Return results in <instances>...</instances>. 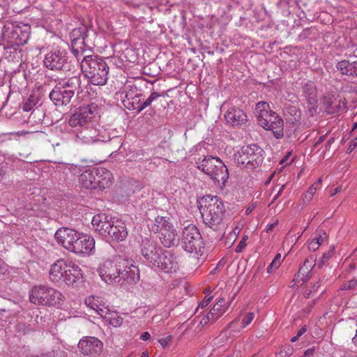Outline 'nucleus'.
<instances>
[{
    "mask_svg": "<svg viewBox=\"0 0 357 357\" xmlns=\"http://www.w3.org/2000/svg\"><path fill=\"white\" fill-rule=\"evenodd\" d=\"M101 279L108 284L124 285L137 283L139 271L132 261L121 257L105 261L98 270Z\"/></svg>",
    "mask_w": 357,
    "mask_h": 357,
    "instance_id": "1",
    "label": "nucleus"
},
{
    "mask_svg": "<svg viewBox=\"0 0 357 357\" xmlns=\"http://www.w3.org/2000/svg\"><path fill=\"white\" fill-rule=\"evenodd\" d=\"M57 242L68 251L77 255H91L95 250L93 237L69 227H60L54 234Z\"/></svg>",
    "mask_w": 357,
    "mask_h": 357,
    "instance_id": "2",
    "label": "nucleus"
},
{
    "mask_svg": "<svg viewBox=\"0 0 357 357\" xmlns=\"http://www.w3.org/2000/svg\"><path fill=\"white\" fill-rule=\"evenodd\" d=\"M91 224L95 232L105 238L107 241L119 243L125 241L128 236L126 222L123 220L105 213L95 215Z\"/></svg>",
    "mask_w": 357,
    "mask_h": 357,
    "instance_id": "3",
    "label": "nucleus"
},
{
    "mask_svg": "<svg viewBox=\"0 0 357 357\" xmlns=\"http://www.w3.org/2000/svg\"><path fill=\"white\" fill-rule=\"evenodd\" d=\"M199 210L204 225L215 231L225 229V206L217 196L207 195L202 198Z\"/></svg>",
    "mask_w": 357,
    "mask_h": 357,
    "instance_id": "4",
    "label": "nucleus"
},
{
    "mask_svg": "<svg viewBox=\"0 0 357 357\" xmlns=\"http://www.w3.org/2000/svg\"><path fill=\"white\" fill-rule=\"evenodd\" d=\"M80 66L82 73L93 85L107 84L109 66L102 58L98 55H86L82 59Z\"/></svg>",
    "mask_w": 357,
    "mask_h": 357,
    "instance_id": "5",
    "label": "nucleus"
},
{
    "mask_svg": "<svg viewBox=\"0 0 357 357\" xmlns=\"http://www.w3.org/2000/svg\"><path fill=\"white\" fill-rule=\"evenodd\" d=\"M178 245L186 252L200 255L203 253L204 243L197 227L192 224L185 227L178 239Z\"/></svg>",
    "mask_w": 357,
    "mask_h": 357,
    "instance_id": "6",
    "label": "nucleus"
},
{
    "mask_svg": "<svg viewBox=\"0 0 357 357\" xmlns=\"http://www.w3.org/2000/svg\"><path fill=\"white\" fill-rule=\"evenodd\" d=\"M44 66L52 71H68L70 69V61L66 48L53 45L45 54Z\"/></svg>",
    "mask_w": 357,
    "mask_h": 357,
    "instance_id": "7",
    "label": "nucleus"
},
{
    "mask_svg": "<svg viewBox=\"0 0 357 357\" xmlns=\"http://www.w3.org/2000/svg\"><path fill=\"white\" fill-rule=\"evenodd\" d=\"M63 298L61 292L43 284L34 286L29 295V300L32 303L48 306L59 304Z\"/></svg>",
    "mask_w": 357,
    "mask_h": 357,
    "instance_id": "8",
    "label": "nucleus"
},
{
    "mask_svg": "<svg viewBox=\"0 0 357 357\" xmlns=\"http://www.w3.org/2000/svg\"><path fill=\"white\" fill-rule=\"evenodd\" d=\"M264 153V150L259 146L252 144L243 146L235 154V159L239 165L256 168L263 162Z\"/></svg>",
    "mask_w": 357,
    "mask_h": 357,
    "instance_id": "9",
    "label": "nucleus"
},
{
    "mask_svg": "<svg viewBox=\"0 0 357 357\" xmlns=\"http://www.w3.org/2000/svg\"><path fill=\"white\" fill-rule=\"evenodd\" d=\"M31 27L27 24L7 25L3 28V37L12 46H20L29 40Z\"/></svg>",
    "mask_w": 357,
    "mask_h": 357,
    "instance_id": "10",
    "label": "nucleus"
},
{
    "mask_svg": "<svg viewBox=\"0 0 357 357\" xmlns=\"http://www.w3.org/2000/svg\"><path fill=\"white\" fill-rule=\"evenodd\" d=\"M97 105L94 103L82 105L76 109L70 116L68 123L71 127L86 126L96 112Z\"/></svg>",
    "mask_w": 357,
    "mask_h": 357,
    "instance_id": "11",
    "label": "nucleus"
},
{
    "mask_svg": "<svg viewBox=\"0 0 357 357\" xmlns=\"http://www.w3.org/2000/svg\"><path fill=\"white\" fill-rule=\"evenodd\" d=\"M162 248L153 239L144 238L142 239L140 243V252L143 257L142 261L146 266H150L151 264H155L161 253Z\"/></svg>",
    "mask_w": 357,
    "mask_h": 357,
    "instance_id": "12",
    "label": "nucleus"
},
{
    "mask_svg": "<svg viewBox=\"0 0 357 357\" xmlns=\"http://www.w3.org/2000/svg\"><path fill=\"white\" fill-rule=\"evenodd\" d=\"M78 348L83 355L96 357L102 352L103 344L98 338L88 336L79 340Z\"/></svg>",
    "mask_w": 357,
    "mask_h": 357,
    "instance_id": "13",
    "label": "nucleus"
},
{
    "mask_svg": "<svg viewBox=\"0 0 357 357\" xmlns=\"http://www.w3.org/2000/svg\"><path fill=\"white\" fill-rule=\"evenodd\" d=\"M273 113L271 117L261 118L259 119V125L266 130L272 131L276 139H281L284 135V122L282 118L276 115L273 111H270Z\"/></svg>",
    "mask_w": 357,
    "mask_h": 357,
    "instance_id": "14",
    "label": "nucleus"
},
{
    "mask_svg": "<svg viewBox=\"0 0 357 357\" xmlns=\"http://www.w3.org/2000/svg\"><path fill=\"white\" fill-rule=\"evenodd\" d=\"M335 67L342 75L357 77V56L350 55L347 59L337 62Z\"/></svg>",
    "mask_w": 357,
    "mask_h": 357,
    "instance_id": "15",
    "label": "nucleus"
},
{
    "mask_svg": "<svg viewBox=\"0 0 357 357\" xmlns=\"http://www.w3.org/2000/svg\"><path fill=\"white\" fill-rule=\"evenodd\" d=\"M74 95L64 89L61 85L56 84L50 91L49 97L56 106L67 105L70 102Z\"/></svg>",
    "mask_w": 357,
    "mask_h": 357,
    "instance_id": "16",
    "label": "nucleus"
},
{
    "mask_svg": "<svg viewBox=\"0 0 357 357\" xmlns=\"http://www.w3.org/2000/svg\"><path fill=\"white\" fill-rule=\"evenodd\" d=\"M69 259H60L55 261L50 269V279L54 282H61L68 272Z\"/></svg>",
    "mask_w": 357,
    "mask_h": 357,
    "instance_id": "17",
    "label": "nucleus"
},
{
    "mask_svg": "<svg viewBox=\"0 0 357 357\" xmlns=\"http://www.w3.org/2000/svg\"><path fill=\"white\" fill-rule=\"evenodd\" d=\"M163 263L159 265L158 262V270L165 273H176L178 268V263L176 260V257L171 251L165 252V255L162 256Z\"/></svg>",
    "mask_w": 357,
    "mask_h": 357,
    "instance_id": "18",
    "label": "nucleus"
},
{
    "mask_svg": "<svg viewBox=\"0 0 357 357\" xmlns=\"http://www.w3.org/2000/svg\"><path fill=\"white\" fill-rule=\"evenodd\" d=\"M72 36L73 41H76L84 50V54L86 52H92L91 43L88 40L89 33L86 26L79 27L73 31Z\"/></svg>",
    "mask_w": 357,
    "mask_h": 357,
    "instance_id": "19",
    "label": "nucleus"
},
{
    "mask_svg": "<svg viewBox=\"0 0 357 357\" xmlns=\"http://www.w3.org/2000/svg\"><path fill=\"white\" fill-rule=\"evenodd\" d=\"M93 172H95L96 189L102 190L109 188L112 183V174L105 168L93 167Z\"/></svg>",
    "mask_w": 357,
    "mask_h": 357,
    "instance_id": "20",
    "label": "nucleus"
},
{
    "mask_svg": "<svg viewBox=\"0 0 357 357\" xmlns=\"http://www.w3.org/2000/svg\"><path fill=\"white\" fill-rule=\"evenodd\" d=\"M225 119L232 126H241L247 121V115L242 109L233 107L226 112Z\"/></svg>",
    "mask_w": 357,
    "mask_h": 357,
    "instance_id": "21",
    "label": "nucleus"
},
{
    "mask_svg": "<svg viewBox=\"0 0 357 357\" xmlns=\"http://www.w3.org/2000/svg\"><path fill=\"white\" fill-rule=\"evenodd\" d=\"M65 275L61 282H64L67 285H73L82 278V271L77 264L71 261Z\"/></svg>",
    "mask_w": 357,
    "mask_h": 357,
    "instance_id": "22",
    "label": "nucleus"
},
{
    "mask_svg": "<svg viewBox=\"0 0 357 357\" xmlns=\"http://www.w3.org/2000/svg\"><path fill=\"white\" fill-rule=\"evenodd\" d=\"M302 94L307 105H314L318 102L317 91L314 82L308 81L302 86Z\"/></svg>",
    "mask_w": 357,
    "mask_h": 357,
    "instance_id": "23",
    "label": "nucleus"
},
{
    "mask_svg": "<svg viewBox=\"0 0 357 357\" xmlns=\"http://www.w3.org/2000/svg\"><path fill=\"white\" fill-rule=\"evenodd\" d=\"M213 170H214V174H209L208 176L214 181L218 182L221 181L225 185L229 178V171L227 166L220 158H219L217 163L213 165Z\"/></svg>",
    "mask_w": 357,
    "mask_h": 357,
    "instance_id": "24",
    "label": "nucleus"
},
{
    "mask_svg": "<svg viewBox=\"0 0 357 357\" xmlns=\"http://www.w3.org/2000/svg\"><path fill=\"white\" fill-rule=\"evenodd\" d=\"M177 234L174 225L167 230L162 232H159L158 237L162 244V245L167 248H172L176 245H178V240L176 239Z\"/></svg>",
    "mask_w": 357,
    "mask_h": 357,
    "instance_id": "25",
    "label": "nucleus"
},
{
    "mask_svg": "<svg viewBox=\"0 0 357 357\" xmlns=\"http://www.w3.org/2000/svg\"><path fill=\"white\" fill-rule=\"evenodd\" d=\"M323 105L327 114H333L339 112L340 109V100H337L332 93L324 94L322 100Z\"/></svg>",
    "mask_w": 357,
    "mask_h": 357,
    "instance_id": "26",
    "label": "nucleus"
},
{
    "mask_svg": "<svg viewBox=\"0 0 357 357\" xmlns=\"http://www.w3.org/2000/svg\"><path fill=\"white\" fill-rule=\"evenodd\" d=\"M219 158L211 155L204 156L203 158H198L196 161L197 168L204 172L207 175L214 174L213 170V165L218 161Z\"/></svg>",
    "mask_w": 357,
    "mask_h": 357,
    "instance_id": "27",
    "label": "nucleus"
},
{
    "mask_svg": "<svg viewBox=\"0 0 357 357\" xmlns=\"http://www.w3.org/2000/svg\"><path fill=\"white\" fill-rule=\"evenodd\" d=\"M79 181L80 185L86 189H96V177L95 172H93V168L86 169L79 177Z\"/></svg>",
    "mask_w": 357,
    "mask_h": 357,
    "instance_id": "28",
    "label": "nucleus"
},
{
    "mask_svg": "<svg viewBox=\"0 0 357 357\" xmlns=\"http://www.w3.org/2000/svg\"><path fill=\"white\" fill-rule=\"evenodd\" d=\"M225 301L223 298L220 299L211 309L210 312L204 316L201 321L200 324L206 325L210 321H215L218 317H220L219 312L222 311V308L225 305Z\"/></svg>",
    "mask_w": 357,
    "mask_h": 357,
    "instance_id": "29",
    "label": "nucleus"
},
{
    "mask_svg": "<svg viewBox=\"0 0 357 357\" xmlns=\"http://www.w3.org/2000/svg\"><path fill=\"white\" fill-rule=\"evenodd\" d=\"M82 79L80 75H75L70 77L63 83H59V85L63 86L68 91L75 95V92L78 94L82 91L81 89Z\"/></svg>",
    "mask_w": 357,
    "mask_h": 357,
    "instance_id": "30",
    "label": "nucleus"
},
{
    "mask_svg": "<svg viewBox=\"0 0 357 357\" xmlns=\"http://www.w3.org/2000/svg\"><path fill=\"white\" fill-rule=\"evenodd\" d=\"M172 226H173V225L169 221V218L157 216L155 218L153 224L150 227V230L155 234L158 233L159 234V232L165 231L168 228L171 229Z\"/></svg>",
    "mask_w": 357,
    "mask_h": 357,
    "instance_id": "31",
    "label": "nucleus"
},
{
    "mask_svg": "<svg viewBox=\"0 0 357 357\" xmlns=\"http://www.w3.org/2000/svg\"><path fill=\"white\" fill-rule=\"evenodd\" d=\"M256 116L257 119V123H259V119L262 116L263 118L271 117L273 113H271L269 110V105L266 102H259L256 105Z\"/></svg>",
    "mask_w": 357,
    "mask_h": 357,
    "instance_id": "32",
    "label": "nucleus"
},
{
    "mask_svg": "<svg viewBox=\"0 0 357 357\" xmlns=\"http://www.w3.org/2000/svg\"><path fill=\"white\" fill-rule=\"evenodd\" d=\"M31 114L28 118V123L33 125L35 123H38L41 122L44 118L45 114L43 110L36 107L33 109L31 110Z\"/></svg>",
    "mask_w": 357,
    "mask_h": 357,
    "instance_id": "33",
    "label": "nucleus"
},
{
    "mask_svg": "<svg viewBox=\"0 0 357 357\" xmlns=\"http://www.w3.org/2000/svg\"><path fill=\"white\" fill-rule=\"evenodd\" d=\"M38 99L33 93L30 94L24 101L22 109L25 112H30L38 103Z\"/></svg>",
    "mask_w": 357,
    "mask_h": 357,
    "instance_id": "34",
    "label": "nucleus"
},
{
    "mask_svg": "<svg viewBox=\"0 0 357 357\" xmlns=\"http://www.w3.org/2000/svg\"><path fill=\"white\" fill-rule=\"evenodd\" d=\"M142 94L140 91H139L137 87L136 86H130L129 91L126 92L125 98L123 100V102H127L130 101L131 99H135V98H141L142 97Z\"/></svg>",
    "mask_w": 357,
    "mask_h": 357,
    "instance_id": "35",
    "label": "nucleus"
},
{
    "mask_svg": "<svg viewBox=\"0 0 357 357\" xmlns=\"http://www.w3.org/2000/svg\"><path fill=\"white\" fill-rule=\"evenodd\" d=\"M78 45L76 41L71 40L72 53L79 61L80 60L82 61L86 54H84V50L82 49V47Z\"/></svg>",
    "mask_w": 357,
    "mask_h": 357,
    "instance_id": "36",
    "label": "nucleus"
},
{
    "mask_svg": "<svg viewBox=\"0 0 357 357\" xmlns=\"http://www.w3.org/2000/svg\"><path fill=\"white\" fill-rule=\"evenodd\" d=\"M284 115H290L294 117L291 119V123H294V121H297V119L301 116V112L298 110L295 106L288 105L285 107L284 109Z\"/></svg>",
    "mask_w": 357,
    "mask_h": 357,
    "instance_id": "37",
    "label": "nucleus"
},
{
    "mask_svg": "<svg viewBox=\"0 0 357 357\" xmlns=\"http://www.w3.org/2000/svg\"><path fill=\"white\" fill-rule=\"evenodd\" d=\"M301 277V280L303 283L308 282L312 276V271H305L304 268H299L297 273L295 274L294 280H297Z\"/></svg>",
    "mask_w": 357,
    "mask_h": 357,
    "instance_id": "38",
    "label": "nucleus"
},
{
    "mask_svg": "<svg viewBox=\"0 0 357 357\" xmlns=\"http://www.w3.org/2000/svg\"><path fill=\"white\" fill-rule=\"evenodd\" d=\"M165 96H166L165 92L158 93L155 91H151L149 96L146 99H144V100L146 102V103H144V104H145V105H147V107H149L151 105L152 102L155 101L158 98L165 97Z\"/></svg>",
    "mask_w": 357,
    "mask_h": 357,
    "instance_id": "39",
    "label": "nucleus"
},
{
    "mask_svg": "<svg viewBox=\"0 0 357 357\" xmlns=\"http://www.w3.org/2000/svg\"><path fill=\"white\" fill-rule=\"evenodd\" d=\"M316 190H317V187L315 186L314 184L312 185L308 188L307 192L303 195L302 199L303 202V204H307L312 199L313 195H314Z\"/></svg>",
    "mask_w": 357,
    "mask_h": 357,
    "instance_id": "40",
    "label": "nucleus"
},
{
    "mask_svg": "<svg viewBox=\"0 0 357 357\" xmlns=\"http://www.w3.org/2000/svg\"><path fill=\"white\" fill-rule=\"evenodd\" d=\"M316 265V259L313 257L310 256L305 259L303 265L300 268H304L305 271H312L313 268Z\"/></svg>",
    "mask_w": 357,
    "mask_h": 357,
    "instance_id": "41",
    "label": "nucleus"
},
{
    "mask_svg": "<svg viewBox=\"0 0 357 357\" xmlns=\"http://www.w3.org/2000/svg\"><path fill=\"white\" fill-rule=\"evenodd\" d=\"M280 259H281V255L280 253L277 254L274 259H273L272 262L269 264V266L267 268V273H271L273 269H277L280 264Z\"/></svg>",
    "mask_w": 357,
    "mask_h": 357,
    "instance_id": "42",
    "label": "nucleus"
},
{
    "mask_svg": "<svg viewBox=\"0 0 357 357\" xmlns=\"http://www.w3.org/2000/svg\"><path fill=\"white\" fill-rule=\"evenodd\" d=\"M357 287V280L354 278L349 282L344 283L341 289L342 290H354Z\"/></svg>",
    "mask_w": 357,
    "mask_h": 357,
    "instance_id": "43",
    "label": "nucleus"
},
{
    "mask_svg": "<svg viewBox=\"0 0 357 357\" xmlns=\"http://www.w3.org/2000/svg\"><path fill=\"white\" fill-rule=\"evenodd\" d=\"M127 102H123V105L129 110H135L136 107H139L137 104L140 101V98H135V99L130 100Z\"/></svg>",
    "mask_w": 357,
    "mask_h": 357,
    "instance_id": "44",
    "label": "nucleus"
},
{
    "mask_svg": "<svg viewBox=\"0 0 357 357\" xmlns=\"http://www.w3.org/2000/svg\"><path fill=\"white\" fill-rule=\"evenodd\" d=\"M333 252L334 250L333 248L332 250H330L328 252L324 253L321 260L317 264L318 268H321L322 266L324 264L325 261L328 260L332 257Z\"/></svg>",
    "mask_w": 357,
    "mask_h": 357,
    "instance_id": "45",
    "label": "nucleus"
},
{
    "mask_svg": "<svg viewBox=\"0 0 357 357\" xmlns=\"http://www.w3.org/2000/svg\"><path fill=\"white\" fill-rule=\"evenodd\" d=\"M253 318L254 314L252 312H248L246 314H245L242 320V326L246 327L247 326H248L253 320Z\"/></svg>",
    "mask_w": 357,
    "mask_h": 357,
    "instance_id": "46",
    "label": "nucleus"
},
{
    "mask_svg": "<svg viewBox=\"0 0 357 357\" xmlns=\"http://www.w3.org/2000/svg\"><path fill=\"white\" fill-rule=\"evenodd\" d=\"M248 236H244L243 238L241 240L238 245L235 248L236 252H241L246 246V241L248 240Z\"/></svg>",
    "mask_w": 357,
    "mask_h": 357,
    "instance_id": "47",
    "label": "nucleus"
},
{
    "mask_svg": "<svg viewBox=\"0 0 357 357\" xmlns=\"http://www.w3.org/2000/svg\"><path fill=\"white\" fill-rule=\"evenodd\" d=\"M307 330V326L304 325L297 333L296 335L291 339V342H296L300 337H301Z\"/></svg>",
    "mask_w": 357,
    "mask_h": 357,
    "instance_id": "48",
    "label": "nucleus"
},
{
    "mask_svg": "<svg viewBox=\"0 0 357 357\" xmlns=\"http://www.w3.org/2000/svg\"><path fill=\"white\" fill-rule=\"evenodd\" d=\"M167 250H164L162 249L161 250V253H159V257H158L157 259V261H155V264H151V266L149 267H151V268H155L158 270V262L159 263V265L161 264V263H163V260H162V256H164L165 255V252H167Z\"/></svg>",
    "mask_w": 357,
    "mask_h": 357,
    "instance_id": "49",
    "label": "nucleus"
},
{
    "mask_svg": "<svg viewBox=\"0 0 357 357\" xmlns=\"http://www.w3.org/2000/svg\"><path fill=\"white\" fill-rule=\"evenodd\" d=\"M293 354V348L289 347L287 349L280 351L277 357H289Z\"/></svg>",
    "mask_w": 357,
    "mask_h": 357,
    "instance_id": "50",
    "label": "nucleus"
},
{
    "mask_svg": "<svg viewBox=\"0 0 357 357\" xmlns=\"http://www.w3.org/2000/svg\"><path fill=\"white\" fill-rule=\"evenodd\" d=\"M172 336L169 335L167 336L161 337L158 340V342L160 344V345L165 348L167 347L169 344V342L172 340Z\"/></svg>",
    "mask_w": 357,
    "mask_h": 357,
    "instance_id": "51",
    "label": "nucleus"
},
{
    "mask_svg": "<svg viewBox=\"0 0 357 357\" xmlns=\"http://www.w3.org/2000/svg\"><path fill=\"white\" fill-rule=\"evenodd\" d=\"M109 323L114 327L119 326L123 324V318L121 317L111 318Z\"/></svg>",
    "mask_w": 357,
    "mask_h": 357,
    "instance_id": "52",
    "label": "nucleus"
},
{
    "mask_svg": "<svg viewBox=\"0 0 357 357\" xmlns=\"http://www.w3.org/2000/svg\"><path fill=\"white\" fill-rule=\"evenodd\" d=\"M144 103H146L144 98H142V97H141L140 101H139V103L137 104V105H139V107H136L135 110H136L137 113H139L143 109L148 107L147 105H145Z\"/></svg>",
    "mask_w": 357,
    "mask_h": 357,
    "instance_id": "53",
    "label": "nucleus"
},
{
    "mask_svg": "<svg viewBox=\"0 0 357 357\" xmlns=\"http://www.w3.org/2000/svg\"><path fill=\"white\" fill-rule=\"evenodd\" d=\"M10 132H2L0 133V143L11 140Z\"/></svg>",
    "mask_w": 357,
    "mask_h": 357,
    "instance_id": "54",
    "label": "nucleus"
},
{
    "mask_svg": "<svg viewBox=\"0 0 357 357\" xmlns=\"http://www.w3.org/2000/svg\"><path fill=\"white\" fill-rule=\"evenodd\" d=\"M308 112L311 116H313L317 113V103L314 105H307Z\"/></svg>",
    "mask_w": 357,
    "mask_h": 357,
    "instance_id": "55",
    "label": "nucleus"
},
{
    "mask_svg": "<svg viewBox=\"0 0 357 357\" xmlns=\"http://www.w3.org/2000/svg\"><path fill=\"white\" fill-rule=\"evenodd\" d=\"M319 245L320 243H318V241H315V240L312 239V241L308 245V248L310 250L315 251L316 250L318 249Z\"/></svg>",
    "mask_w": 357,
    "mask_h": 357,
    "instance_id": "56",
    "label": "nucleus"
},
{
    "mask_svg": "<svg viewBox=\"0 0 357 357\" xmlns=\"http://www.w3.org/2000/svg\"><path fill=\"white\" fill-rule=\"evenodd\" d=\"M326 238V234L325 231H322L321 234L320 233L319 234V236H316L314 240L315 241H318V243H320V245L324 242V239Z\"/></svg>",
    "mask_w": 357,
    "mask_h": 357,
    "instance_id": "57",
    "label": "nucleus"
},
{
    "mask_svg": "<svg viewBox=\"0 0 357 357\" xmlns=\"http://www.w3.org/2000/svg\"><path fill=\"white\" fill-rule=\"evenodd\" d=\"M357 146V137L352 140L347 148V153H351Z\"/></svg>",
    "mask_w": 357,
    "mask_h": 357,
    "instance_id": "58",
    "label": "nucleus"
},
{
    "mask_svg": "<svg viewBox=\"0 0 357 357\" xmlns=\"http://www.w3.org/2000/svg\"><path fill=\"white\" fill-rule=\"evenodd\" d=\"M29 133H32L31 132H29V131H25V130H21V131H18V132H10V136L13 135V136H24L26 134H29Z\"/></svg>",
    "mask_w": 357,
    "mask_h": 357,
    "instance_id": "59",
    "label": "nucleus"
},
{
    "mask_svg": "<svg viewBox=\"0 0 357 357\" xmlns=\"http://www.w3.org/2000/svg\"><path fill=\"white\" fill-rule=\"evenodd\" d=\"M326 135H321L319 137V139L314 144V148H317L322 142L326 140Z\"/></svg>",
    "mask_w": 357,
    "mask_h": 357,
    "instance_id": "60",
    "label": "nucleus"
},
{
    "mask_svg": "<svg viewBox=\"0 0 357 357\" xmlns=\"http://www.w3.org/2000/svg\"><path fill=\"white\" fill-rule=\"evenodd\" d=\"M335 137H331L328 140V142H326V144L325 145V149H326L325 152L330 149L331 145L335 142Z\"/></svg>",
    "mask_w": 357,
    "mask_h": 357,
    "instance_id": "61",
    "label": "nucleus"
},
{
    "mask_svg": "<svg viewBox=\"0 0 357 357\" xmlns=\"http://www.w3.org/2000/svg\"><path fill=\"white\" fill-rule=\"evenodd\" d=\"M151 338V335L148 332H144L140 336V339L143 341H147Z\"/></svg>",
    "mask_w": 357,
    "mask_h": 357,
    "instance_id": "62",
    "label": "nucleus"
},
{
    "mask_svg": "<svg viewBox=\"0 0 357 357\" xmlns=\"http://www.w3.org/2000/svg\"><path fill=\"white\" fill-rule=\"evenodd\" d=\"M321 285V281L318 280L316 283L312 284L311 291H314V292L317 291Z\"/></svg>",
    "mask_w": 357,
    "mask_h": 357,
    "instance_id": "63",
    "label": "nucleus"
},
{
    "mask_svg": "<svg viewBox=\"0 0 357 357\" xmlns=\"http://www.w3.org/2000/svg\"><path fill=\"white\" fill-rule=\"evenodd\" d=\"M109 141L112 143L116 142L118 144H121L122 139L120 138L119 136H115V137H112V139H110Z\"/></svg>",
    "mask_w": 357,
    "mask_h": 357,
    "instance_id": "64",
    "label": "nucleus"
}]
</instances>
